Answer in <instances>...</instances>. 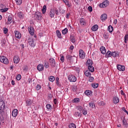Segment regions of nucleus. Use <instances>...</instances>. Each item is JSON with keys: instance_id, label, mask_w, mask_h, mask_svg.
Here are the masks:
<instances>
[{"instance_id": "obj_1", "label": "nucleus", "mask_w": 128, "mask_h": 128, "mask_svg": "<svg viewBox=\"0 0 128 128\" xmlns=\"http://www.w3.org/2000/svg\"><path fill=\"white\" fill-rule=\"evenodd\" d=\"M0 62L4 64H8L9 62L8 59L4 56H0Z\"/></svg>"}, {"instance_id": "obj_2", "label": "nucleus", "mask_w": 128, "mask_h": 128, "mask_svg": "<svg viewBox=\"0 0 128 128\" xmlns=\"http://www.w3.org/2000/svg\"><path fill=\"white\" fill-rule=\"evenodd\" d=\"M6 108V103L3 100L0 101V114H2L4 110Z\"/></svg>"}, {"instance_id": "obj_3", "label": "nucleus", "mask_w": 128, "mask_h": 128, "mask_svg": "<svg viewBox=\"0 0 128 128\" xmlns=\"http://www.w3.org/2000/svg\"><path fill=\"white\" fill-rule=\"evenodd\" d=\"M34 18L37 20H42V13L40 12H36L34 15Z\"/></svg>"}, {"instance_id": "obj_4", "label": "nucleus", "mask_w": 128, "mask_h": 128, "mask_svg": "<svg viewBox=\"0 0 128 128\" xmlns=\"http://www.w3.org/2000/svg\"><path fill=\"white\" fill-rule=\"evenodd\" d=\"M79 57L82 60L86 58V53H84V52L82 49L79 50Z\"/></svg>"}, {"instance_id": "obj_5", "label": "nucleus", "mask_w": 128, "mask_h": 128, "mask_svg": "<svg viewBox=\"0 0 128 128\" xmlns=\"http://www.w3.org/2000/svg\"><path fill=\"white\" fill-rule=\"evenodd\" d=\"M110 4V2L108 0H106L102 3L100 4V8H106Z\"/></svg>"}, {"instance_id": "obj_6", "label": "nucleus", "mask_w": 128, "mask_h": 128, "mask_svg": "<svg viewBox=\"0 0 128 128\" xmlns=\"http://www.w3.org/2000/svg\"><path fill=\"white\" fill-rule=\"evenodd\" d=\"M68 80H70V82H76V76L74 75H70L68 76Z\"/></svg>"}, {"instance_id": "obj_7", "label": "nucleus", "mask_w": 128, "mask_h": 128, "mask_svg": "<svg viewBox=\"0 0 128 128\" xmlns=\"http://www.w3.org/2000/svg\"><path fill=\"white\" fill-rule=\"evenodd\" d=\"M28 44L31 46L33 47L36 46V43L34 42V40L32 38H30L28 40Z\"/></svg>"}, {"instance_id": "obj_8", "label": "nucleus", "mask_w": 128, "mask_h": 128, "mask_svg": "<svg viewBox=\"0 0 128 128\" xmlns=\"http://www.w3.org/2000/svg\"><path fill=\"white\" fill-rule=\"evenodd\" d=\"M50 65L52 68H56V60L54 58H50Z\"/></svg>"}, {"instance_id": "obj_9", "label": "nucleus", "mask_w": 128, "mask_h": 128, "mask_svg": "<svg viewBox=\"0 0 128 128\" xmlns=\"http://www.w3.org/2000/svg\"><path fill=\"white\" fill-rule=\"evenodd\" d=\"M117 70H120V72H124V70H126V68L124 66L120 64H117Z\"/></svg>"}, {"instance_id": "obj_10", "label": "nucleus", "mask_w": 128, "mask_h": 128, "mask_svg": "<svg viewBox=\"0 0 128 128\" xmlns=\"http://www.w3.org/2000/svg\"><path fill=\"white\" fill-rule=\"evenodd\" d=\"M44 68V66L42 64H39L37 66V70H39V72H42Z\"/></svg>"}, {"instance_id": "obj_11", "label": "nucleus", "mask_w": 128, "mask_h": 128, "mask_svg": "<svg viewBox=\"0 0 128 128\" xmlns=\"http://www.w3.org/2000/svg\"><path fill=\"white\" fill-rule=\"evenodd\" d=\"M112 102L115 104H118V102H120V98H118V97L116 96H114L113 98Z\"/></svg>"}, {"instance_id": "obj_12", "label": "nucleus", "mask_w": 128, "mask_h": 128, "mask_svg": "<svg viewBox=\"0 0 128 128\" xmlns=\"http://www.w3.org/2000/svg\"><path fill=\"white\" fill-rule=\"evenodd\" d=\"M13 60L14 62V64H18V62H20V57L18 56H14Z\"/></svg>"}, {"instance_id": "obj_13", "label": "nucleus", "mask_w": 128, "mask_h": 128, "mask_svg": "<svg viewBox=\"0 0 128 128\" xmlns=\"http://www.w3.org/2000/svg\"><path fill=\"white\" fill-rule=\"evenodd\" d=\"M15 36L16 38H22V34L18 31H14Z\"/></svg>"}, {"instance_id": "obj_14", "label": "nucleus", "mask_w": 128, "mask_h": 128, "mask_svg": "<svg viewBox=\"0 0 128 128\" xmlns=\"http://www.w3.org/2000/svg\"><path fill=\"white\" fill-rule=\"evenodd\" d=\"M80 22L81 26H86V20L84 18H80Z\"/></svg>"}, {"instance_id": "obj_15", "label": "nucleus", "mask_w": 128, "mask_h": 128, "mask_svg": "<svg viewBox=\"0 0 128 128\" xmlns=\"http://www.w3.org/2000/svg\"><path fill=\"white\" fill-rule=\"evenodd\" d=\"M28 32L31 36H34V28L30 26L28 29Z\"/></svg>"}, {"instance_id": "obj_16", "label": "nucleus", "mask_w": 128, "mask_h": 128, "mask_svg": "<svg viewBox=\"0 0 128 128\" xmlns=\"http://www.w3.org/2000/svg\"><path fill=\"white\" fill-rule=\"evenodd\" d=\"M100 51L102 54H106V48L104 46H102L100 48Z\"/></svg>"}, {"instance_id": "obj_17", "label": "nucleus", "mask_w": 128, "mask_h": 128, "mask_svg": "<svg viewBox=\"0 0 128 128\" xmlns=\"http://www.w3.org/2000/svg\"><path fill=\"white\" fill-rule=\"evenodd\" d=\"M18 116V110L14 109L12 112V116L16 118Z\"/></svg>"}, {"instance_id": "obj_18", "label": "nucleus", "mask_w": 128, "mask_h": 128, "mask_svg": "<svg viewBox=\"0 0 128 128\" xmlns=\"http://www.w3.org/2000/svg\"><path fill=\"white\" fill-rule=\"evenodd\" d=\"M100 18L101 20H102V22H104V20H106L108 18V15H106V14H104L101 16Z\"/></svg>"}, {"instance_id": "obj_19", "label": "nucleus", "mask_w": 128, "mask_h": 128, "mask_svg": "<svg viewBox=\"0 0 128 128\" xmlns=\"http://www.w3.org/2000/svg\"><path fill=\"white\" fill-rule=\"evenodd\" d=\"M56 36L58 38H62V33L60 32V30H56Z\"/></svg>"}, {"instance_id": "obj_20", "label": "nucleus", "mask_w": 128, "mask_h": 128, "mask_svg": "<svg viewBox=\"0 0 128 128\" xmlns=\"http://www.w3.org/2000/svg\"><path fill=\"white\" fill-rule=\"evenodd\" d=\"M50 16L51 18H54V10L52 9L50 13Z\"/></svg>"}, {"instance_id": "obj_21", "label": "nucleus", "mask_w": 128, "mask_h": 128, "mask_svg": "<svg viewBox=\"0 0 128 128\" xmlns=\"http://www.w3.org/2000/svg\"><path fill=\"white\" fill-rule=\"evenodd\" d=\"M32 101L30 100H28L26 101V106H32Z\"/></svg>"}, {"instance_id": "obj_22", "label": "nucleus", "mask_w": 128, "mask_h": 128, "mask_svg": "<svg viewBox=\"0 0 128 128\" xmlns=\"http://www.w3.org/2000/svg\"><path fill=\"white\" fill-rule=\"evenodd\" d=\"M44 66L45 68H50V64H48V62L46 60H44Z\"/></svg>"}, {"instance_id": "obj_23", "label": "nucleus", "mask_w": 128, "mask_h": 128, "mask_svg": "<svg viewBox=\"0 0 128 128\" xmlns=\"http://www.w3.org/2000/svg\"><path fill=\"white\" fill-rule=\"evenodd\" d=\"M70 40L74 44V42H76V37H74V36H70Z\"/></svg>"}, {"instance_id": "obj_24", "label": "nucleus", "mask_w": 128, "mask_h": 128, "mask_svg": "<svg viewBox=\"0 0 128 128\" xmlns=\"http://www.w3.org/2000/svg\"><path fill=\"white\" fill-rule=\"evenodd\" d=\"M98 28V26L96 24L92 27V30H93V32H96Z\"/></svg>"}, {"instance_id": "obj_25", "label": "nucleus", "mask_w": 128, "mask_h": 128, "mask_svg": "<svg viewBox=\"0 0 128 128\" xmlns=\"http://www.w3.org/2000/svg\"><path fill=\"white\" fill-rule=\"evenodd\" d=\"M112 56V52L108 50L105 55L106 58H110Z\"/></svg>"}, {"instance_id": "obj_26", "label": "nucleus", "mask_w": 128, "mask_h": 128, "mask_svg": "<svg viewBox=\"0 0 128 128\" xmlns=\"http://www.w3.org/2000/svg\"><path fill=\"white\" fill-rule=\"evenodd\" d=\"M88 70H89V72H94V68L92 66H88Z\"/></svg>"}, {"instance_id": "obj_27", "label": "nucleus", "mask_w": 128, "mask_h": 128, "mask_svg": "<svg viewBox=\"0 0 128 128\" xmlns=\"http://www.w3.org/2000/svg\"><path fill=\"white\" fill-rule=\"evenodd\" d=\"M86 64L88 66H92V60H88L86 62Z\"/></svg>"}, {"instance_id": "obj_28", "label": "nucleus", "mask_w": 128, "mask_h": 128, "mask_svg": "<svg viewBox=\"0 0 128 128\" xmlns=\"http://www.w3.org/2000/svg\"><path fill=\"white\" fill-rule=\"evenodd\" d=\"M84 94L86 96H90L92 94V92L90 90H86L84 92Z\"/></svg>"}, {"instance_id": "obj_29", "label": "nucleus", "mask_w": 128, "mask_h": 128, "mask_svg": "<svg viewBox=\"0 0 128 128\" xmlns=\"http://www.w3.org/2000/svg\"><path fill=\"white\" fill-rule=\"evenodd\" d=\"M24 14L22 12H18V16L20 18H24Z\"/></svg>"}, {"instance_id": "obj_30", "label": "nucleus", "mask_w": 128, "mask_h": 128, "mask_svg": "<svg viewBox=\"0 0 128 128\" xmlns=\"http://www.w3.org/2000/svg\"><path fill=\"white\" fill-rule=\"evenodd\" d=\"M122 124L123 126H124V128L128 127V122H126V120L124 118L122 120Z\"/></svg>"}, {"instance_id": "obj_31", "label": "nucleus", "mask_w": 128, "mask_h": 128, "mask_svg": "<svg viewBox=\"0 0 128 128\" xmlns=\"http://www.w3.org/2000/svg\"><path fill=\"white\" fill-rule=\"evenodd\" d=\"M108 30L109 32H114V27H112V26H108Z\"/></svg>"}, {"instance_id": "obj_32", "label": "nucleus", "mask_w": 128, "mask_h": 128, "mask_svg": "<svg viewBox=\"0 0 128 128\" xmlns=\"http://www.w3.org/2000/svg\"><path fill=\"white\" fill-rule=\"evenodd\" d=\"M84 74L86 76H90L92 74H90V70H86L84 72Z\"/></svg>"}, {"instance_id": "obj_33", "label": "nucleus", "mask_w": 128, "mask_h": 128, "mask_svg": "<svg viewBox=\"0 0 128 128\" xmlns=\"http://www.w3.org/2000/svg\"><path fill=\"white\" fill-rule=\"evenodd\" d=\"M8 22L7 24H12V18L10 16H9L8 17Z\"/></svg>"}, {"instance_id": "obj_34", "label": "nucleus", "mask_w": 128, "mask_h": 128, "mask_svg": "<svg viewBox=\"0 0 128 128\" xmlns=\"http://www.w3.org/2000/svg\"><path fill=\"white\" fill-rule=\"evenodd\" d=\"M118 56V54L116 52H112V56H113V58H116Z\"/></svg>"}, {"instance_id": "obj_35", "label": "nucleus", "mask_w": 128, "mask_h": 128, "mask_svg": "<svg viewBox=\"0 0 128 128\" xmlns=\"http://www.w3.org/2000/svg\"><path fill=\"white\" fill-rule=\"evenodd\" d=\"M80 102V98H75L73 100L72 102H74L75 104H78Z\"/></svg>"}, {"instance_id": "obj_36", "label": "nucleus", "mask_w": 128, "mask_h": 128, "mask_svg": "<svg viewBox=\"0 0 128 128\" xmlns=\"http://www.w3.org/2000/svg\"><path fill=\"white\" fill-rule=\"evenodd\" d=\"M15 2L16 4H18V6H20V4H22V0H15Z\"/></svg>"}, {"instance_id": "obj_37", "label": "nucleus", "mask_w": 128, "mask_h": 128, "mask_svg": "<svg viewBox=\"0 0 128 128\" xmlns=\"http://www.w3.org/2000/svg\"><path fill=\"white\" fill-rule=\"evenodd\" d=\"M92 86L94 88H96L98 86V84L93 83L92 84Z\"/></svg>"}, {"instance_id": "obj_38", "label": "nucleus", "mask_w": 128, "mask_h": 128, "mask_svg": "<svg viewBox=\"0 0 128 128\" xmlns=\"http://www.w3.org/2000/svg\"><path fill=\"white\" fill-rule=\"evenodd\" d=\"M103 38H104L105 40H108V38H110V36L108 34H103Z\"/></svg>"}, {"instance_id": "obj_39", "label": "nucleus", "mask_w": 128, "mask_h": 128, "mask_svg": "<svg viewBox=\"0 0 128 128\" xmlns=\"http://www.w3.org/2000/svg\"><path fill=\"white\" fill-rule=\"evenodd\" d=\"M50 82H54L56 78L54 76H50L48 78Z\"/></svg>"}, {"instance_id": "obj_40", "label": "nucleus", "mask_w": 128, "mask_h": 128, "mask_svg": "<svg viewBox=\"0 0 128 128\" xmlns=\"http://www.w3.org/2000/svg\"><path fill=\"white\" fill-rule=\"evenodd\" d=\"M72 90L74 92H76V86H74V85L72 86Z\"/></svg>"}, {"instance_id": "obj_41", "label": "nucleus", "mask_w": 128, "mask_h": 128, "mask_svg": "<svg viewBox=\"0 0 128 128\" xmlns=\"http://www.w3.org/2000/svg\"><path fill=\"white\" fill-rule=\"evenodd\" d=\"M62 34H68V28H65L62 30Z\"/></svg>"}, {"instance_id": "obj_42", "label": "nucleus", "mask_w": 128, "mask_h": 128, "mask_svg": "<svg viewBox=\"0 0 128 128\" xmlns=\"http://www.w3.org/2000/svg\"><path fill=\"white\" fill-rule=\"evenodd\" d=\"M69 128H76V126L74 124L72 123L69 125Z\"/></svg>"}, {"instance_id": "obj_43", "label": "nucleus", "mask_w": 128, "mask_h": 128, "mask_svg": "<svg viewBox=\"0 0 128 128\" xmlns=\"http://www.w3.org/2000/svg\"><path fill=\"white\" fill-rule=\"evenodd\" d=\"M46 6H44L42 9V14H46Z\"/></svg>"}, {"instance_id": "obj_44", "label": "nucleus", "mask_w": 128, "mask_h": 128, "mask_svg": "<svg viewBox=\"0 0 128 128\" xmlns=\"http://www.w3.org/2000/svg\"><path fill=\"white\" fill-rule=\"evenodd\" d=\"M63 2H64V4H66V6H68V8H70V4H68V0H64Z\"/></svg>"}, {"instance_id": "obj_45", "label": "nucleus", "mask_w": 128, "mask_h": 128, "mask_svg": "<svg viewBox=\"0 0 128 128\" xmlns=\"http://www.w3.org/2000/svg\"><path fill=\"white\" fill-rule=\"evenodd\" d=\"M60 12L62 14H66V10L62 8H60Z\"/></svg>"}, {"instance_id": "obj_46", "label": "nucleus", "mask_w": 128, "mask_h": 128, "mask_svg": "<svg viewBox=\"0 0 128 128\" xmlns=\"http://www.w3.org/2000/svg\"><path fill=\"white\" fill-rule=\"evenodd\" d=\"M8 8H4V9H1L0 12H8Z\"/></svg>"}, {"instance_id": "obj_47", "label": "nucleus", "mask_w": 128, "mask_h": 128, "mask_svg": "<svg viewBox=\"0 0 128 128\" xmlns=\"http://www.w3.org/2000/svg\"><path fill=\"white\" fill-rule=\"evenodd\" d=\"M88 106L90 108H94V103L92 102H90L88 104Z\"/></svg>"}, {"instance_id": "obj_48", "label": "nucleus", "mask_w": 128, "mask_h": 128, "mask_svg": "<svg viewBox=\"0 0 128 128\" xmlns=\"http://www.w3.org/2000/svg\"><path fill=\"white\" fill-rule=\"evenodd\" d=\"M21 78H22V76H20V74H18L16 77V80H20Z\"/></svg>"}, {"instance_id": "obj_49", "label": "nucleus", "mask_w": 128, "mask_h": 128, "mask_svg": "<svg viewBox=\"0 0 128 128\" xmlns=\"http://www.w3.org/2000/svg\"><path fill=\"white\" fill-rule=\"evenodd\" d=\"M80 114L78 112H76L74 114V116H75L76 118H78V116H80Z\"/></svg>"}, {"instance_id": "obj_50", "label": "nucleus", "mask_w": 128, "mask_h": 128, "mask_svg": "<svg viewBox=\"0 0 128 128\" xmlns=\"http://www.w3.org/2000/svg\"><path fill=\"white\" fill-rule=\"evenodd\" d=\"M66 58L67 60H72V56H70V55H66Z\"/></svg>"}, {"instance_id": "obj_51", "label": "nucleus", "mask_w": 128, "mask_h": 128, "mask_svg": "<svg viewBox=\"0 0 128 128\" xmlns=\"http://www.w3.org/2000/svg\"><path fill=\"white\" fill-rule=\"evenodd\" d=\"M42 88V86L40 84H38L36 86V90H40V89Z\"/></svg>"}, {"instance_id": "obj_52", "label": "nucleus", "mask_w": 128, "mask_h": 128, "mask_svg": "<svg viewBox=\"0 0 128 128\" xmlns=\"http://www.w3.org/2000/svg\"><path fill=\"white\" fill-rule=\"evenodd\" d=\"M82 114L84 116H86L88 114V111L86 109H84L82 110Z\"/></svg>"}, {"instance_id": "obj_53", "label": "nucleus", "mask_w": 128, "mask_h": 128, "mask_svg": "<svg viewBox=\"0 0 128 128\" xmlns=\"http://www.w3.org/2000/svg\"><path fill=\"white\" fill-rule=\"evenodd\" d=\"M88 10L90 12H92V6H89L88 7Z\"/></svg>"}, {"instance_id": "obj_54", "label": "nucleus", "mask_w": 128, "mask_h": 128, "mask_svg": "<svg viewBox=\"0 0 128 128\" xmlns=\"http://www.w3.org/2000/svg\"><path fill=\"white\" fill-rule=\"evenodd\" d=\"M89 82H94V77L90 76L89 78Z\"/></svg>"}, {"instance_id": "obj_55", "label": "nucleus", "mask_w": 128, "mask_h": 128, "mask_svg": "<svg viewBox=\"0 0 128 128\" xmlns=\"http://www.w3.org/2000/svg\"><path fill=\"white\" fill-rule=\"evenodd\" d=\"M46 108H48V110H50V108H52V106H50V104H47L46 106Z\"/></svg>"}, {"instance_id": "obj_56", "label": "nucleus", "mask_w": 128, "mask_h": 128, "mask_svg": "<svg viewBox=\"0 0 128 128\" xmlns=\"http://www.w3.org/2000/svg\"><path fill=\"white\" fill-rule=\"evenodd\" d=\"M8 28H4V32L5 34H8Z\"/></svg>"}, {"instance_id": "obj_57", "label": "nucleus", "mask_w": 128, "mask_h": 128, "mask_svg": "<svg viewBox=\"0 0 128 128\" xmlns=\"http://www.w3.org/2000/svg\"><path fill=\"white\" fill-rule=\"evenodd\" d=\"M60 60H61V62H64V56H62Z\"/></svg>"}, {"instance_id": "obj_58", "label": "nucleus", "mask_w": 128, "mask_h": 128, "mask_svg": "<svg viewBox=\"0 0 128 128\" xmlns=\"http://www.w3.org/2000/svg\"><path fill=\"white\" fill-rule=\"evenodd\" d=\"M78 110H80V112H82V106H78Z\"/></svg>"}, {"instance_id": "obj_59", "label": "nucleus", "mask_w": 128, "mask_h": 128, "mask_svg": "<svg viewBox=\"0 0 128 128\" xmlns=\"http://www.w3.org/2000/svg\"><path fill=\"white\" fill-rule=\"evenodd\" d=\"M54 10V12H55L56 14V16H58V9H55Z\"/></svg>"}, {"instance_id": "obj_60", "label": "nucleus", "mask_w": 128, "mask_h": 128, "mask_svg": "<svg viewBox=\"0 0 128 128\" xmlns=\"http://www.w3.org/2000/svg\"><path fill=\"white\" fill-rule=\"evenodd\" d=\"M70 16V13H68L66 14V18H68V20Z\"/></svg>"}, {"instance_id": "obj_61", "label": "nucleus", "mask_w": 128, "mask_h": 128, "mask_svg": "<svg viewBox=\"0 0 128 128\" xmlns=\"http://www.w3.org/2000/svg\"><path fill=\"white\" fill-rule=\"evenodd\" d=\"M100 106H104V102H99Z\"/></svg>"}, {"instance_id": "obj_62", "label": "nucleus", "mask_w": 128, "mask_h": 128, "mask_svg": "<svg viewBox=\"0 0 128 128\" xmlns=\"http://www.w3.org/2000/svg\"><path fill=\"white\" fill-rule=\"evenodd\" d=\"M114 24H118V20L116 19L114 20Z\"/></svg>"}, {"instance_id": "obj_63", "label": "nucleus", "mask_w": 128, "mask_h": 128, "mask_svg": "<svg viewBox=\"0 0 128 128\" xmlns=\"http://www.w3.org/2000/svg\"><path fill=\"white\" fill-rule=\"evenodd\" d=\"M124 40H128V34H126L124 36Z\"/></svg>"}, {"instance_id": "obj_64", "label": "nucleus", "mask_w": 128, "mask_h": 128, "mask_svg": "<svg viewBox=\"0 0 128 128\" xmlns=\"http://www.w3.org/2000/svg\"><path fill=\"white\" fill-rule=\"evenodd\" d=\"M74 48V46H71L70 48V50H72Z\"/></svg>"}]
</instances>
